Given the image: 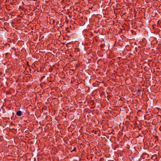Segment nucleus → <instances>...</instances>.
Instances as JSON below:
<instances>
[{
	"label": "nucleus",
	"instance_id": "obj_1",
	"mask_svg": "<svg viewBox=\"0 0 161 161\" xmlns=\"http://www.w3.org/2000/svg\"><path fill=\"white\" fill-rule=\"evenodd\" d=\"M16 114L18 116H20L23 115V112L20 111L18 110L16 111Z\"/></svg>",
	"mask_w": 161,
	"mask_h": 161
},
{
	"label": "nucleus",
	"instance_id": "obj_2",
	"mask_svg": "<svg viewBox=\"0 0 161 161\" xmlns=\"http://www.w3.org/2000/svg\"><path fill=\"white\" fill-rule=\"evenodd\" d=\"M141 90L140 89L137 90L136 91V94L138 96H139L141 94Z\"/></svg>",
	"mask_w": 161,
	"mask_h": 161
},
{
	"label": "nucleus",
	"instance_id": "obj_3",
	"mask_svg": "<svg viewBox=\"0 0 161 161\" xmlns=\"http://www.w3.org/2000/svg\"><path fill=\"white\" fill-rule=\"evenodd\" d=\"M76 150V148L75 147L73 149V151H75Z\"/></svg>",
	"mask_w": 161,
	"mask_h": 161
},
{
	"label": "nucleus",
	"instance_id": "obj_4",
	"mask_svg": "<svg viewBox=\"0 0 161 161\" xmlns=\"http://www.w3.org/2000/svg\"><path fill=\"white\" fill-rule=\"evenodd\" d=\"M155 137V138H158V136H156Z\"/></svg>",
	"mask_w": 161,
	"mask_h": 161
},
{
	"label": "nucleus",
	"instance_id": "obj_5",
	"mask_svg": "<svg viewBox=\"0 0 161 161\" xmlns=\"http://www.w3.org/2000/svg\"><path fill=\"white\" fill-rule=\"evenodd\" d=\"M133 31H134L133 30H131V32H132V33H133Z\"/></svg>",
	"mask_w": 161,
	"mask_h": 161
}]
</instances>
